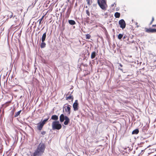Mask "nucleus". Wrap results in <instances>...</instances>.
<instances>
[{
    "instance_id": "f257e3e1",
    "label": "nucleus",
    "mask_w": 156,
    "mask_h": 156,
    "mask_svg": "<svg viewBox=\"0 0 156 156\" xmlns=\"http://www.w3.org/2000/svg\"><path fill=\"white\" fill-rule=\"evenodd\" d=\"M45 148L44 144L43 143H40L34 152L33 156H41L44 152Z\"/></svg>"
},
{
    "instance_id": "f03ea898",
    "label": "nucleus",
    "mask_w": 156,
    "mask_h": 156,
    "mask_svg": "<svg viewBox=\"0 0 156 156\" xmlns=\"http://www.w3.org/2000/svg\"><path fill=\"white\" fill-rule=\"evenodd\" d=\"M64 120H65L64 122L65 125H67L70 121V119L69 117L66 116L64 115L63 114H62L60 115L59 117V121L62 122H63Z\"/></svg>"
},
{
    "instance_id": "7ed1b4c3",
    "label": "nucleus",
    "mask_w": 156,
    "mask_h": 156,
    "mask_svg": "<svg viewBox=\"0 0 156 156\" xmlns=\"http://www.w3.org/2000/svg\"><path fill=\"white\" fill-rule=\"evenodd\" d=\"M98 3L100 7L103 10L106 9L107 7L106 0H97Z\"/></svg>"
},
{
    "instance_id": "20e7f679",
    "label": "nucleus",
    "mask_w": 156,
    "mask_h": 156,
    "mask_svg": "<svg viewBox=\"0 0 156 156\" xmlns=\"http://www.w3.org/2000/svg\"><path fill=\"white\" fill-rule=\"evenodd\" d=\"M52 127L53 130H59L61 128L62 126L59 121H54L52 123Z\"/></svg>"
},
{
    "instance_id": "39448f33",
    "label": "nucleus",
    "mask_w": 156,
    "mask_h": 156,
    "mask_svg": "<svg viewBox=\"0 0 156 156\" xmlns=\"http://www.w3.org/2000/svg\"><path fill=\"white\" fill-rule=\"evenodd\" d=\"M119 24L120 25V27L122 29L125 28L126 26V23L124 20L123 19H121L119 22Z\"/></svg>"
},
{
    "instance_id": "423d86ee",
    "label": "nucleus",
    "mask_w": 156,
    "mask_h": 156,
    "mask_svg": "<svg viewBox=\"0 0 156 156\" xmlns=\"http://www.w3.org/2000/svg\"><path fill=\"white\" fill-rule=\"evenodd\" d=\"M73 110L75 111H77L78 109V103L77 100L75 101V102L73 104Z\"/></svg>"
},
{
    "instance_id": "0eeeda50",
    "label": "nucleus",
    "mask_w": 156,
    "mask_h": 156,
    "mask_svg": "<svg viewBox=\"0 0 156 156\" xmlns=\"http://www.w3.org/2000/svg\"><path fill=\"white\" fill-rule=\"evenodd\" d=\"M69 93V92H68V94H66V100H70L71 101H69V102H70L71 101L72 102L74 98L73 95H71L70 94L69 95V96H68Z\"/></svg>"
},
{
    "instance_id": "6e6552de",
    "label": "nucleus",
    "mask_w": 156,
    "mask_h": 156,
    "mask_svg": "<svg viewBox=\"0 0 156 156\" xmlns=\"http://www.w3.org/2000/svg\"><path fill=\"white\" fill-rule=\"evenodd\" d=\"M145 31L148 33H152L156 32V29H151L150 28L148 29L146 28H145Z\"/></svg>"
},
{
    "instance_id": "1a4fd4ad",
    "label": "nucleus",
    "mask_w": 156,
    "mask_h": 156,
    "mask_svg": "<svg viewBox=\"0 0 156 156\" xmlns=\"http://www.w3.org/2000/svg\"><path fill=\"white\" fill-rule=\"evenodd\" d=\"M71 106H70L69 105H68L67 106H65V108L66 107V108H65V111L66 112H67V115H69L70 114V110H71Z\"/></svg>"
},
{
    "instance_id": "9d476101",
    "label": "nucleus",
    "mask_w": 156,
    "mask_h": 156,
    "mask_svg": "<svg viewBox=\"0 0 156 156\" xmlns=\"http://www.w3.org/2000/svg\"><path fill=\"white\" fill-rule=\"evenodd\" d=\"M44 125L41 122H39L38 124V125L37 126V128L38 130H41Z\"/></svg>"
},
{
    "instance_id": "9b49d317",
    "label": "nucleus",
    "mask_w": 156,
    "mask_h": 156,
    "mask_svg": "<svg viewBox=\"0 0 156 156\" xmlns=\"http://www.w3.org/2000/svg\"><path fill=\"white\" fill-rule=\"evenodd\" d=\"M98 52V51H97ZM98 52H96L95 51H93L91 54V59H94V58L96 55H98L97 54Z\"/></svg>"
},
{
    "instance_id": "f8f14e48",
    "label": "nucleus",
    "mask_w": 156,
    "mask_h": 156,
    "mask_svg": "<svg viewBox=\"0 0 156 156\" xmlns=\"http://www.w3.org/2000/svg\"><path fill=\"white\" fill-rule=\"evenodd\" d=\"M51 119L57 121V120L58 119V116L56 115H52L51 117Z\"/></svg>"
},
{
    "instance_id": "ddd939ff",
    "label": "nucleus",
    "mask_w": 156,
    "mask_h": 156,
    "mask_svg": "<svg viewBox=\"0 0 156 156\" xmlns=\"http://www.w3.org/2000/svg\"><path fill=\"white\" fill-rule=\"evenodd\" d=\"M69 23L71 25H74L76 24L75 21L73 20H68Z\"/></svg>"
},
{
    "instance_id": "4468645a",
    "label": "nucleus",
    "mask_w": 156,
    "mask_h": 156,
    "mask_svg": "<svg viewBox=\"0 0 156 156\" xmlns=\"http://www.w3.org/2000/svg\"><path fill=\"white\" fill-rule=\"evenodd\" d=\"M46 37V33L45 32L43 34L41 37V41H45Z\"/></svg>"
},
{
    "instance_id": "2eb2a0df",
    "label": "nucleus",
    "mask_w": 156,
    "mask_h": 156,
    "mask_svg": "<svg viewBox=\"0 0 156 156\" xmlns=\"http://www.w3.org/2000/svg\"><path fill=\"white\" fill-rule=\"evenodd\" d=\"M42 43L41 44L40 47L41 48H45L46 46V44L44 42V41H41Z\"/></svg>"
},
{
    "instance_id": "dca6fc26",
    "label": "nucleus",
    "mask_w": 156,
    "mask_h": 156,
    "mask_svg": "<svg viewBox=\"0 0 156 156\" xmlns=\"http://www.w3.org/2000/svg\"><path fill=\"white\" fill-rule=\"evenodd\" d=\"M139 132V130L138 129H136L133 130L132 132L133 134H137Z\"/></svg>"
},
{
    "instance_id": "f3484780",
    "label": "nucleus",
    "mask_w": 156,
    "mask_h": 156,
    "mask_svg": "<svg viewBox=\"0 0 156 156\" xmlns=\"http://www.w3.org/2000/svg\"><path fill=\"white\" fill-rule=\"evenodd\" d=\"M120 15V13L116 12L115 14V16L116 18H119Z\"/></svg>"
},
{
    "instance_id": "a211bd4d",
    "label": "nucleus",
    "mask_w": 156,
    "mask_h": 156,
    "mask_svg": "<svg viewBox=\"0 0 156 156\" xmlns=\"http://www.w3.org/2000/svg\"><path fill=\"white\" fill-rule=\"evenodd\" d=\"M87 4L90 5L92 2V0H86Z\"/></svg>"
},
{
    "instance_id": "6ab92c4d",
    "label": "nucleus",
    "mask_w": 156,
    "mask_h": 156,
    "mask_svg": "<svg viewBox=\"0 0 156 156\" xmlns=\"http://www.w3.org/2000/svg\"><path fill=\"white\" fill-rule=\"evenodd\" d=\"M123 36V34H120L118 35V38L119 39H121Z\"/></svg>"
},
{
    "instance_id": "aec40b11",
    "label": "nucleus",
    "mask_w": 156,
    "mask_h": 156,
    "mask_svg": "<svg viewBox=\"0 0 156 156\" xmlns=\"http://www.w3.org/2000/svg\"><path fill=\"white\" fill-rule=\"evenodd\" d=\"M44 17V16H43L42 18L40 19H39L37 21V22H39V25H40V24H41V21H42L43 18V17Z\"/></svg>"
},
{
    "instance_id": "412c9836",
    "label": "nucleus",
    "mask_w": 156,
    "mask_h": 156,
    "mask_svg": "<svg viewBox=\"0 0 156 156\" xmlns=\"http://www.w3.org/2000/svg\"><path fill=\"white\" fill-rule=\"evenodd\" d=\"M47 119H44L43 121L41 122L44 125L48 121Z\"/></svg>"
},
{
    "instance_id": "4be33fe9",
    "label": "nucleus",
    "mask_w": 156,
    "mask_h": 156,
    "mask_svg": "<svg viewBox=\"0 0 156 156\" xmlns=\"http://www.w3.org/2000/svg\"><path fill=\"white\" fill-rule=\"evenodd\" d=\"M90 36L89 34H87L86 35V39H89L90 38Z\"/></svg>"
},
{
    "instance_id": "5701e85b",
    "label": "nucleus",
    "mask_w": 156,
    "mask_h": 156,
    "mask_svg": "<svg viewBox=\"0 0 156 156\" xmlns=\"http://www.w3.org/2000/svg\"><path fill=\"white\" fill-rule=\"evenodd\" d=\"M19 115H20V111H18L17 112L15 113V114L14 115L15 117H16L18 116Z\"/></svg>"
},
{
    "instance_id": "b1692460",
    "label": "nucleus",
    "mask_w": 156,
    "mask_h": 156,
    "mask_svg": "<svg viewBox=\"0 0 156 156\" xmlns=\"http://www.w3.org/2000/svg\"><path fill=\"white\" fill-rule=\"evenodd\" d=\"M86 13L89 16H90V13L88 10H86Z\"/></svg>"
},
{
    "instance_id": "393cba45",
    "label": "nucleus",
    "mask_w": 156,
    "mask_h": 156,
    "mask_svg": "<svg viewBox=\"0 0 156 156\" xmlns=\"http://www.w3.org/2000/svg\"><path fill=\"white\" fill-rule=\"evenodd\" d=\"M46 133V132L45 131H43L42 132H41V134L42 135H44Z\"/></svg>"
},
{
    "instance_id": "a878e982",
    "label": "nucleus",
    "mask_w": 156,
    "mask_h": 156,
    "mask_svg": "<svg viewBox=\"0 0 156 156\" xmlns=\"http://www.w3.org/2000/svg\"><path fill=\"white\" fill-rule=\"evenodd\" d=\"M118 69H119V70H120L122 72L124 73H125V72H123L122 69L120 68H119Z\"/></svg>"
},
{
    "instance_id": "bb28decb",
    "label": "nucleus",
    "mask_w": 156,
    "mask_h": 156,
    "mask_svg": "<svg viewBox=\"0 0 156 156\" xmlns=\"http://www.w3.org/2000/svg\"><path fill=\"white\" fill-rule=\"evenodd\" d=\"M105 18H106L107 17V13H105Z\"/></svg>"
},
{
    "instance_id": "cd10ccee",
    "label": "nucleus",
    "mask_w": 156,
    "mask_h": 156,
    "mask_svg": "<svg viewBox=\"0 0 156 156\" xmlns=\"http://www.w3.org/2000/svg\"><path fill=\"white\" fill-rule=\"evenodd\" d=\"M136 27L137 28L138 27H139V26L138 25V23H136Z\"/></svg>"
},
{
    "instance_id": "c85d7f7f",
    "label": "nucleus",
    "mask_w": 156,
    "mask_h": 156,
    "mask_svg": "<svg viewBox=\"0 0 156 156\" xmlns=\"http://www.w3.org/2000/svg\"><path fill=\"white\" fill-rule=\"evenodd\" d=\"M49 118H50V116H48L47 117V118H45V119H47V121H48V120L49 119Z\"/></svg>"
},
{
    "instance_id": "c756f323",
    "label": "nucleus",
    "mask_w": 156,
    "mask_h": 156,
    "mask_svg": "<svg viewBox=\"0 0 156 156\" xmlns=\"http://www.w3.org/2000/svg\"><path fill=\"white\" fill-rule=\"evenodd\" d=\"M156 62V57L155 59H154L153 60V62L155 63Z\"/></svg>"
},
{
    "instance_id": "7c9ffc66",
    "label": "nucleus",
    "mask_w": 156,
    "mask_h": 156,
    "mask_svg": "<svg viewBox=\"0 0 156 156\" xmlns=\"http://www.w3.org/2000/svg\"><path fill=\"white\" fill-rule=\"evenodd\" d=\"M93 6L94 7H96V6H97V4H93Z\"/></svg>"
},
{
    "instance_id": "2f4dec72",
    "label": "nucleus",
    "mask_w": 156,
    "mask_h": 156,
    "mask_svg": "<svg viewBox=\"0 0 156 156\" xmlns=\"http://www.w3.org/2000/svg\"><path fill=\"white\" fill-rule=\"evenodd\" d=\"M154 17H152V21L153 22L154 21Z\"/></svg>"
},
{
    "instance_id": "473e14b6",
    "label": "nucleus",
    "mask_w": 156,
    "mask_h": 156,
    "mask_svg": "<svg viewBox=\"0 0 156 156\" xmlns=\"http://www.w3.org/2000/svg\"><path fill=\"white\" fill-rule=\"evenodd\" d=\"M119 66L121 67H122V65L120 63L119 64Z\"/></svg>"
},
{
    "instance_id": "72a5a7b5",
    "label": "nucleus",
    "mask_w": 156,
    "mask_h": 156,
    "mask_svg": "<svg viewBox=\"0 0 156 156\" xmlns=\"http://www.w3.org/2000/svg\"><path fill=\"white\" fill-rule=\"evenodd\" d=\"M153 22V21H151V22L150 23V25H151V24L152 23V22Z\"/></svg>"
},
{
    "instance_id": "f704fd0d",
    "label": "nucleus",
    "mask_w": 156,
    "mask_h": 156,
    "mask_svg": "<svg viewBox=\"0 0 156 156\" xmlns=\"http://www.w3.org/2000/svg\"><path fill=\"white\" fill-rule=\"evenodd\" d=\"M156 25H152L153 27H156Z\"/></svg>"
},
{
    "instance_id": "c9c22d12",
    "label": "nucleus",
    "mask_w": 156,
    "mask_h": 156,
    "mask_svg": "<svg viewBox=\"0 0 156 156\" xmlns=\"http://www.w3.org/2000/svg\"><path fill=\"white\" fill-rule=\"evenodd\" d=\"M126 37V36L125 35V36H124L123 37V39H124Z\"/></svg>"
},
{
    "instance_id": "e433bc0d",
    "label": "nucleus",
    "mask_w": 156,
    "mask_h": 156,
    "mask_svg": "<svg viewBox=\"0 0 156 156\" xmlns=\"http://www.w3.org/2000/svg\"><path fill=\"white\" fill-rule=\"evenodd\" d=\"M119 9L118 8H116V11H118L119 10Z\"/></svg>"
},
{
    "instance_id": "4c0bfd02",
    "label": "nucleus",
    "mask_w": 156,
    "mask_h": 156,
    "mask_svg": "<svg viewBox=\"0 0 156 156\" xmlns=\"http://www.w3.org/2000/svg\"><path fill=\"white\" fill-rule=\"evenodd\" d=\"M114 4H112V5H111V6H112V7H113V6H114Z\"/></svg>"
},
{
    "instance_id": "58836bf2",
    "label": "nucleus",
    "mask_w": 156,
    "mask_h": 156,
    "mask_svg": "<svg viewBox=\"0 0 156 156\" xmlns=\"http://www.w3.org/2000/svg\"><path fill=\"white\" fill-rule=\"evenodd\" d=\"M15 91H18V90H15Z\"/></svg>"
},
{
    "instance_id": "ea45409f",
    "label": "nucleus",
    "mask_w": 156,
    "mask_h": 156,
    "mask_svg": "<svg viewBox=\"0 0 156 156\" xmlns=\"http://www.w3.org/2000/svg\"><path fill=\"white\" fill-rule=\"evenodd\" d=\"M85 8H87V6H86V7H85Z\"/></svg>"
},
{
    "instance_id": "a19ab883",
    "label": "nucleus",
    "mask_w": 156,
    "mask_h": 156,
    "mask_svg": "<svg viewBox=\"0 0 156 156\" xmlns=\"http://www.w3.org/2000/svg\"><path fill=\"white\" fill-rule=\"evenodd\" d=\"M21 31H20V35H21Z\"/></svg>"
},
{
    "instance_id": "79ce46f5",
    "label": "nucleus",
    "mask_w": 156,
    "mask_h": 156,
    "mask_svg": "<svg viewBox=\"0 0 156 156\" xmlns=\"http://www.w3.org/2000/svg\"><path fill=\"white\" fill-rule=\"evenodd\" d=\"M20 113H21V110H20Z\"/></svg>"
},
{
    "instance_id": "37998d69",
    "label": "nucleus",
    "mask_w": 156,
    "mask_h": 156,
    "mask_svg": "<svg viewBox=\"0 0 156 156\" xmlns=\"http://www.w3.org/2000/svg\"><path fill=\"white\" fill-rule=\"evenodd\" d=\"M132 22H133V20H132Z\"/></svg>"
},
{
    "instance_id": "c03bdc74",
    "label": "nucleus",
    "mask_w": 156,
    "mask_h": 156,
    "mask_svg": "<svg viewBox=\"0 0 156 156\" xmlns=\"http://www.w3.org/2000/svg\"><path fill=\"white\" fill-rule=\"evenodd\" d=\"M76 4H76H76H75V5H76Z\"/></svg>"
},
{
    "instance_id": "a18cd8bd",
    "label": "nucleus",
    "mask_w": 156,
    "mask_h": 156,
    "mask_svg": "<svg viewBox=\"0 0 156 156\" xmlns=\"http://www.w3.org/2000/svg\"><path fill=\"white\" fill-rule=\"evenodd\" d=\"M18 41H19V42H20V41H19V40H18Z\"/></svg>"
}]
</instances>
